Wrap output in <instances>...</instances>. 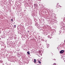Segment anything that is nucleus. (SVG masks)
<instances>
[{
	"label": "nucleus",
	"instance_id": "f257e3e1",
	"mask_svg": "<svg viewBox=\"0 0 65 65\" xmlns=\"http://www.w3.org/2000/svg\"><path fill=\"white\" fill-rule=\"evenodd\" d=\"M64 52V51L62 50L60 51V54H63Z\"/></svg>",
	"mask_w": 65,
	"mask_h": 65
},
{
	"label": "nucleus",
	"instance_id": "f03ea898",
	"mask_svg": "<svg viewBox=\"0 0 65 65\" xmlns=\"http://www.w3.org/2000/svg\"><path fill=\"white\" fill-rule=\"evenodd\" d=\"M59 5H58V4H57V6H56V7H57V8H59Z\"/></svg>",
	"mask_w": 65,
	"mask_h": 65
},
{
	"label": "nucleus",
	"instance_id": "7ed1b4c3",
	"mask_svg": "<svg viewBox=\"0 0 65 65\" xmlns=\"http://www.w3.org/2000/svg\"><path fill=\"white\" fill-rule=\"evenodd\" d=\"M36 59H34V62L35 63H36Z\"/></svg>",
	"mask_w": 65,
	"mask_h": 65
},
{
	"label": "nucleus",
	"instance_id": "20e7f679",
	"mask_svg": "<svg viewBox=\"0 0 65 65\" xmlns=\"http://www.w3.org/2000/svg\"><path fill=\"white\" fill-rule=\"evenodd\" d=\"M27 53L28 54V55H30V52H29L28 51Z\"/></svg>",
	"mask_w": 65,
	"mask_h": 65
},
{
	"label": "nucleus",
	"instance_id": "39448f33",
	"mask_svg": "<svg viewBox=\"0 0 65 65\" xmlns=\"http://www.w3.org/2000/svg\"><path fill=\"white\" fill-rule=\"evenodd\" d=\"M53 65H56V64L55 63H53Z\"/></svg>",
	"mask_w": 65,
	"mask_h": 65
},
{
	"label": "nucleus",
	"instance_id": "423d86ee",
	"mask_svg": "<svg viewBox=\"0 0 65 65\" xmlns=\"http://www.w3.org/2000/svg\"><path fill=\"white\" fill-rule=\"evenodd\" d=\"M38 62L39 63H40V64H41V61H38Z\"/></svg>",
	"mask_w": 65,
	"mask_h": 65
},
{
	"label": "nucleus",
	"instance_id": "0eeeda50",
	"mask_svg": "<svg viewBox=\"0 0 65 65\" xmlns=\"http://www.w3.org/2000/svg\"><path fill=\"white\" fill-rule=\"evenodd\" d=\"M11 21L12 22L13 21V19H11Z\"/></svg>",
	"mask_w": 65,
	"mask_h": 65
},
{
	"label": "nucleus",
	"instance_id": "6e6552de",
	"mask_svg": "<svg viewBox=\"0 0 65 65\" xmlns=\"http://www.w3.org/2000/svg\"><path fill=\"white\" fill-rule=\"evenodd\" d=\"M14 27H15V28H16V25H14Z\"/></svg>",
	"mask_w": 65,
	"mask_h": 65
},
{
	"label": "nucleus",
	"instance_id": "1a4fd4ad",
	"mask_svg": "<svg viewBox=\"0 0 65 65\" xmlns=\"http://www.w3.org/2000/svg\"><path fill=\"white\" fill-rule=\"evenodd\" d=\"M53 60H54V61H55V60H56V59H53Z\"/></svg>",
	"mask_w": 65,
	"mask_h": 65
},
{
	"label": "nucleus",
	"instance_id": "9d476101",
	"mask_svg": "<svg viewBox=\"0 0 65 65\" xmlns=\"http://www.w3.org/2000/svg\"><path fill=\"white\" fill-rule=\"evenodd\" d=\"M27 32H29V31H28Z\"/></svg>",
	"mask_w": 65,
	"mask_h": 65
}]
</instances>
